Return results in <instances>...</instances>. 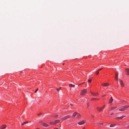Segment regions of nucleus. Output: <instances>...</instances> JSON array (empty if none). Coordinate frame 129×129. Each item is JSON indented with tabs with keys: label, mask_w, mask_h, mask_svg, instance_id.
Masks as SVG:
<instances>
[{
	"label": "nucleus",
	"mask_w": 129,
	"mask_h": 129,
	"mask_svg": "<svg viewBox=\"0 0 129 129\" xmlns=\"http://www.w3.org/2000/svg\"><path fill=\"white\" fill-rule=\"evenodd\" d=\"M129 107V105L124 106L122 107V108L124 109V111H125L127 109L128 107Z\"/></svg>",
	"instance_id": "20e7f679"
},
{
	"label": "nucleus",
	"mask_w": 129,
	"mask_h": 129,
	"mask_svg": "<svg viewBox=\"0 0 129 129\" xmlns=\"http://www.w3.org/2000/svg\"><path fill=\"white\" fill-rule=\"evenodd\" d=\"M102 69V68H101V69H99L98 71L99 72V71L101 70Z\"/></svg>",
	"instance_id": "cd10ccee"
},
{
	"label": "nucleus",
	"mask_w": 129,
	"mask_h": 129,
	"mask_svg": "<svg viewBox=\"0 0 129 129\" xmlns=\"http://www.w3.org/2000/svg\"><path fill=\"white\" fill-rule=\"evenodd\" d=\"M109 84L108 83H105L102 84V85L104 86H106L109 85Z\"/></svg>",
	"instance_id": "1a4fd4ad"
},
{
	"label": "nucleus",
	"mask_w": 129,
	"mask_h": 129,
	"mask_svg": "<svg viewBox=\"0 0 129 129\" xmlns=\"http://www.w3.org/2000/svg\"><path fill=\"white\" fill-rule=\"evenodd\" d=\"M94 99H91L92 100H93Z\"/></svg>",
	"instance_id": "72a5a7b5"
},
{
	"label": "nucleus",
	"mask_w": 129,
	"mask_h": 129,
	"mask_svg": "<svg viewBox=\"0 0 129 129\" xmlns=\"http://www.w3.org/2000/svg\"><path fill=\"white\" fill-rule=\"evenodd\" d=\"M116 76L115 77V79L117 81L118 80V73H116Z\"/></svg>",
	"instance_id": "ddd939ff"
},
{
	"label": "nucleus",
	"mask_w": 129,
	"mask_h": 129,
	"mask_svg": "<svg viewBox=\"0 0 129 129\" xmlns=\"http://www.w3.org/2000/svg\"><path fill=\"white\" fill-rule=\"evenodd\" d=\"M103 123H98V124L99 125H101V124H103Z\"/></svg>",
	"instance_id": "bb28decb"
},
{
	"label": "nucleus",
	"mask_w": 129,
	"mask_h": 129,
	"mask_svg": "<svg viewBox=\"0 0 129 129\" xmlns=\"http://www.w3.org/2000/svg\"><path fill=\"white\" fill-rule=\"evenodd\" d=\"M64 63H63V65H64Z\"/></svg>",
	"instance_id": "c9c22d12"
},
{
	"label": "nucleus",
	"mask_w": 129,
	"mask_h": 129,
	"mask_svg": "<svg viewBox=\"0 0 129 129\" xmlns=\"http://www.w3.org/2000/svg\"><path fill=\"white\" fill-rule=\"evenodd\" d=\"M113 99L112 97H111V98L109 100V103H111L113 102Z\"/></svg>",
	"instance_id": "4468645a"
},
{
	"label": "nucleus",
	"mask_w": 129,
	"mask_h": 129,
	"mask_svg": "<svg viewBox=\"0 0 129 129\" xmlns=\"http://www.w3.org/2000/svg\"><path fill=\"white\" fill-rule=\"evenodd\" d=\"M105 105H104L101 108L99 107H97L96 108V109L98 111L100 112L102 111L105 108Z\"/></svg>",
	"instance_id": "f03ea898"
},
{
	"label": "nucleus",
	"mask_w": 129,
	"mask_h": 129,
	"mask_svg": "<svg viewBox=\"0 0 129 129\" xmlns=\"http://www.w3.org/2000/svg\"><path fill=\"white\" fill-rule=\"evenodd\" d=\"M127 127L129 128V125L127 126Z\"/></svg>",
	"instance_id": "f704fd0d"
},
{
	"label": "nucleus",
	"mask_w": 129,
	"mask_h": 129,
	"mask_svg": "<svg viewBox=\"0 0 129 129\" xmlns=\"http://www.w3.org/2000/svg\"><path fill=\"white\" fill-rule=\"evenodd\" d=\"M83 129H84V128H83Z\"/></svg>",
	"instance_id": "4c0bfd02"
},
{
	"label": "nucleus",
	"mask_w": 129,
	"mask_h": 129,
	"mask_svg": "<svg viewBox=\"0 0 129 129\" xmlns=\"http://www.w3.org/2000/svg\"><path fill=\"white\" fill-rule=\"evenodd\" d=\"M99 73V72L98 71H97L95 73V74H96V75L98 74Z\"/></svg>",
	"instance_id": "393cba45"
},
{
	"label": "nucleus",
	"mask_w": 129,
	"mask_h": 129,
	"mask_svg": "<svg viewBox=\"0 0 129 129\" xmlns=\"http://www.w3.org/2000/svg\"><path fill=\"white\" fill-rule=\"evenodd\" d=\"M115 119H120V117H117L115 118Z\"/></svg>",
	"instance_id": "b1692460"
},
{
	"label": "nucleus",
	"mask_w": 129,
	"mask_h": 129,
	"mask_svg": "<svg viewBox=\"0 0 129 129\" xmlns=\"http://www.w3.org/2000/svg\"><path fill=\"white\" fill-rule=\"evenodd\" d=\"M70 116H69V115L66 116L64 117L63 118H62V119L63 120H65V119H67L68 118L70 117Z\"/></svg>",
	"instance_id": "6e6552de"
},
{
	"label": "nucleus",
	"mask_w": 129,
	"mask_h": 129,
	"mask_svg": "<svg viewBox=\"0 0 129 129\" xmlns=\"http://www.w3.org/2000/svg\"><path fill=\"white\" fill-rule=\"evenodd\" d=\"M6 125H3L0 128V129H3L5 128H6Z\"/></svg>",
	"instance_id": "0eeeda50"
},
{
	"label": "nucleus",
	"mask_w": 129,
	"mask_h": 129,
	"mask_svg": "<svg viewBox=\"0 0 129 129\" xmlns=\"http://www.w3.org/2000/svg\"><path fill=\"white\" fill-rule=\"evenodd\" d=\"M125 70L127 74L128 75H129V69H126Z\"/></svg>",
	"instance_id": "f8f14e48"
},
{
	"label": "nucleus",
	"mask_w": 129,
	"mask_h": 129,
	"mask_svg": "<svg viewBox=\"0 0 129 129\" xmlns=\"http://www.w3.org/2000/svg\"><path fill=\"white\" fill-rule=\"evenodd\" d=\"M85 123V122L83 121H82L78 123V124L79 125H82L84 124Z\"/></svg>",
	"instance_id": "39448f33"
},
{
	"label": "nucleus",
	"mask_w": 129,
	"mask_h": 129,
	"mask_svg": "<svg viewBox=\"0 0 129 129\" xmlns=\"http://www.w3.org/2000/svg\"><path fill=\"white\" fill-rule=\"evenodd\" d=\"M38 90V88H37V89H36V91H35V93Z\"/></svg>",
	"instance_id": "c85d7f7f"
},
{
	"label": "nucleus",
	"mask_w": 129,
	"mask_h": 129,
	"mask_svg": "<svg viewBox=\"0 0 129 129\" xmlns=\"http://www.w3.org/2000/svg\"><path fill=\"white\" fill-rule=\"evenodd\" d=\"M77 113L75 112L72 115V117H75L76 115H77Z\"/></svg>",
	"instance_id": "f3484780"
},
{
	"label": "nucleus",
	"mask_w": 129,
	"mask_h": 129,
	"mask_svg": "<svg viewBox=\"0 0 129 129\" xmlns=\"http://www.w3.org/2000/svg\"><path fill=\"white\" fill-rule=\"evenodd\" d=\"M88 82L90 83L91 81V80L90 79H88Z\"/></svg>",
	"instance_id": "a878e982"
},
{
	"label": "nucleus",
	"mask_w": 129,
	"mask_h": 129,
	"mask_svg": "<svg viewBox=\"0 0 129 129\" xmlns=\"http://www.w3.org/2000/svg\"><path fill=\"white\" fill-rule=\"evenodd\" d=\"M28 123V122H24L23 123H21V125H24V124H25V123Z\"/></svg>",
	"instance_id": "6ab92c4d"
},
{
	"label": "nucleus",
	"mask_w": 129,
	"mask_h": 129,
	"mask_svg": "<svg viewBox=\"0 0 129 129\" xmlns=\"http://www.w3.org/2000/svg\"><path fill=\"white\" fill-rule=\"evenodd\" d=\"M61 87H60V88H56V90L57 91H59L60 89H61Z\"/></svg>",
	"instance_id": "5701e85b"
},
{
	"label": "nucleus",
	"mask_w": 129,
	"mask_h": 129,
	"mask_svg": "<svg viewBox=\"0 0 129 129\" xmlns=\"http://www.w3.org/2000/svg\"><path fill=\"white\" fill-rule=\"evenodd\" d=\"M117 106L112 107L110 108V110H112L117 108Z\"/></svg>",
	"instance_id": "9d476101"
},
{
	"label": "nucleus",
	"mask_w": 129,
	"mask_h": 129,
	"mask_svg": "<svg viewBox=\"0 0 129 129\" xmlns=\"http://www.w3.org/2000/svg\"><path fill=\"white\" fill-rule=\"evenodd\" d=\"M91 93L93 95H98V93H92L91 92Z\"/></svg>",
	"instance_id": "2eb2a0df"
},
{
	"label": "nucleus",
	"mask_w": 129,
	"mask_h": 129,
	"mask_svg": "<svg viewBox=\"0 0 129 129\" xmlns=\"http://www.w3.org/2000/svg\"><path fill=\"white\" fill-rule=\"evenodd\" d=\"M119 110L120 111H124V109H123V108H122H122H121L119 109Z\"/></svg>",
	"instance_id": "aec40b11"
},
{
	"label": "nucleus",
	"mask_w": 129,
	"mask_h": 129,
	"mask_svg": "<svg viewBox=\"0 0 129 129\" xmlns=\"http://www.w3.org/2000/svg\"><path fill=\"white\" fill-rule=\"evenodd\" d=\"M125 117V116H121L120 117V119H121L123 118L124 117Z\"/></svg>",
	"instance_id": "4be33fe9"
},
{
	"label": "nucleus",
	"mask_w": 129,
	"mask_h": 129,
	"mask_svg": "<svg viewBox=\"0 0 129 129\" xmlns=\"http://www.w3.org/2000/svg\"><path fill=\"white\" fill-rule=\"evenodd\" d=\"M60 120H55L53 122H50V123L54 125H56L57 123L59 122Z\"/></svg>",
	"instance_id": "f257e3e1"
},
{
	"label": "nucleus",
	"mask_w": 129,
	"mask_h": 129,
	"mask_svg": "<svg viewBox=\"0 0 129 129\" xmlns=\"http://www.w3.org/2000/svg\"><path fill=\"white\" fill-rule=\"evenodd\" d=\"M113 114H114V113H112L111 114V115H113Z\"/></svg>",
	"instance_id": "7c9ffc66"
},
{
	"label": "nucleus",
	"mask_w": 129,
	"mask_h": 129,
	"mask_svg": "<svg viewBox=\"0 0 129 129\" xmlns=\"http://www.w3.org/2000/svg\"><path fill=\"white\" fill-rule=\"evenodd\" d=\"M41 114V113H40V114H38V115L39 116Z\"/></svg>",
	"instance_id": "473e14b6"
},
{
	"label": "nucleus",
	"mask_w": 129,
	"mask_h": 129,
	"mask_svg": "<svg viewBox=\"0 0 129 129\" xmlns=\"http://www.w3.org/2000/svg\"><path fill=\"white\" fill-rule=\"evenodd\" d=\"M77 117H79L80 116V115L78 113H77Z\"/></svg>",
	"instance_id": "412c9836"
},
{
	"label": "nucleus",
	"mask_w": 129,
	"mask_h": 129,
	"mask_svg": "<svg viewBox=\"0 0 129 129\" xmlns=\"http://www.w3.org/2000/svg\"><path fill=\"white\" fill-rule=\"evenodd\" d=\"M69 85L70 87H75V85H73L72 84H69Z\"/></svg>",
	"instance_id": "dca6fc26"
},
{
	"label": "nucleus",
	"mask_w": 129,
	"mask_h": 129,
	"mask_svg": "<svg viewBox=\"0 0 129 129\" xmlns=\"http://www.w3.org/2000/svg\"><path fill=\"white\" fill-rule=\"evenodd\" d=\"M115 125H116L115 124H111L110 125V127H113L115 126Z\"/></svg>",
	"instance_id": "a211bd4d"
},
{
	"label": "nucleus",
	"mask_w": 129,
	"mask_h": 129,
	"mask_svg": "<svg viewBox=\"0 0 129 129\" xmlns=\"http://www.w3.org/2000/svg\"><path fill=\"white\" fill-rule=\"evenodd\" d=\"M39 129V128H37V129Z\"/></svg>",
	"instance_id": "e433bc0d"
},
{
	"label": "nucleus",
	"mask_w": 129,
	"mask_h": 129,
	"mask_svg": "<svg viewBox=\"0 0 129 129\" xmlns=\"http://www.w3.org/2000/svg\"><path fill=\"white\" fill-rule=\"evenodd\" d=\"M119 82L122 87H123L124 86V85L123 84V82H122V80H121V79H119Z\"/></svg>",
	"instance_id": "423d86ee"
},
{
	"label": "nucleus",
	"mask_w": 129,
	"mask_h": 129,
	"mask_svg": "<svg viewBox=\"0 0 129 129\" xmlns=\"http://www.w3.org/2000/svg\"><path fill=\"white\" fill-rule=\"evenodd\" d=\"M58 116V115H55V116H54V117H57Z\"/></svg>",
	"instance_id": "c756f323"
},
{
	"label": "nucleus",
	"mask_w": 129,
	"mask_h": 129,
	"mask_svg": "<svg viewBox=\"0 0 129 129\" xmlns=\"http://www.w3.org/2000/svg\"><path fill=\"white\" fill-rule=\"evenodd\" d=\"M43 125L45 127H48L49 126V125L48 124L45 123H43Z\"/></svg>",
	"instance_id": "9b49d317"
},
{
	"label": "nucleus",
	"mask_w": 129,
	"mask_h": 129,
	"mask_svg": "<svg viewBox=\"0 0 129 129\" xmlns=\"http://www.w3.org/2000/svg\"><path fill=\"white\" fill-rule=\"evenodd\" d=\"M54 129H59V128H54Z\"/></svg>",
	"instance_id": "2f4dec72"
},
{
	"label": "nucleus",
	"mask_w": 129,
	"mask_h": 129,
	"mask_svg": "<svg viewBox=\"0 0 129 129\" xmlns=\"http://www.w3.org/2000/svg\"><path fill=\"white\" fill-rule=\"evenodd\" d=\"M86 92L87 90L86 89H85L81 92L80 94L81 95H84L86 93Z\"/></svg>",
	"instance_id": "7ed1b4c3"
}]
</instances>
